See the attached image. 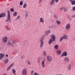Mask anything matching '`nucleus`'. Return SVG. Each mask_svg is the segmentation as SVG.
Returning <instances> with one entry per match:
<instances>
[{
	"instance_id": "nucleus-1",
	"label": "nucleus",
	"mask_w": 75,
	"mask_h": 75,
	"mask_svg": "<svg viewBox=\"0 0 75 75\" xmlns=\"http://www.w3.org/2000/svg\"><path fill=\"white\" fill-rule=\"evenodd\" d=\"M51 38L48 41V44L50 45L53 42V41H55V35L54 34H52L51 35Z\"/></svg>"
},
{
	"instance_id": "nucleus-2",
	"label": "nucleus",
	"mask_w": 75,
	"mask_h": 75,
	"mask_svg": "<svg viewBox=\"0 0 75 75\" xmlns=\"http://www.w3.org/2000/svg\"><path fill=\"white\" fill-rule=\"evenodd\" d=\"M44 37L42 36L40 39V48H42L43 46H44Z\"/></svg>"
},
{
	"instance_id": "nucleus-3",
	"label": "nucleus",
	"mask_w": 75,
	"mask_h": 75,
	"mask_svg": "<svg viewBox=\"0 0 75 75\" xmlns=\"http://www.w3.org/2000/svg\"><path fill=\"white\" fill-rule=\"evenodd\" d=\"M47 58L48 61L51 62L52 60V57L51 56H47Z\"/></svg>"
},
{
	"instance_id": "nucleus-4",
	"label": "nucleus",
	"mask_w": 75,
	"mask_h": 75,
	"mask_svg": "<svg viewBox=\"0 0 75 75\" xmlns=\"http://www.w3.org/2000/svg\"><path fill=\"white\" fill-rule=\"evenodd\" d=\"M27 69H23L22 71V75H27Z\"/></svg>"
},
{
	"instance_id": "nucleus-5",
	"label": "nucleus",
	"mask_w": 75,
	"mask_h": 75,
	"mask_svg": "<svg viewBox=\"0 0 75 75\" xmlns=\"http://www.w3.org/2000/svg\"><path fill=\"white\" fill-rule=\"evenodd\" d=\"M2 40L4 42L6 43V42H7V40H8V38L7 37H4L3 38Z\"/></svg>"
},
{
	"instance_id": "nucleus-6",
	"label": "nucleus",
	"mask_w": 75,
	"mask_h": 75,
	"mask_svg": "<svg viewBox=\"0 0 75 75\" xmlns=\"http://www.w3.org/2000/svg\"><path fill=\"white\" fill-rule=\"evenodd\" d=\"M70 24L69 23H67L66 25L65 29L67 30H69L70 29Z\"/></svg>"
},
{
	"instance_id": "nucleus-7",
	"label": "nucleus",
	"mask_w": 75,
	"mask_h": 75,
	"mask_svg": "<svg viewBox=\"0 0 75 75\" xmlns=\"http://www.w3.org/2000/svg\"><path fill=\"white\" fill-rule=\"evenodd\" d=\"M8 21H9V23L11 22L10 16H8L7 19L6 20V22H8Z\"/></svg>"
},
{
	"instance_id": "nucleus-8",
	"label": "nucleus",
	"mask_w": 75,
	"mask_h": 75,
	"mask_svg": "<svg viewBox=\"0 0 75 75\" xmlns=\"http://www.w3.org/2000/svg\"><path fill=\"white\" fill-rule=\"evenodd\" d=\"M67 52L66 51L62 53V54L61 55V57H62L64 56L65 57H67Z\"/></svg>"
},
{
	"instance_id": "nucleus-9",
	"label": "nucleus",
	"mask_w": 75,
	"mask_h": 75,
	"mask_svg": "<svg viewBox=\"0 0 75 75\" xmlns=\"http://www.w3.org/2000/svg\"><path fill=\"white\" fill-rule=\"evenodd\" d=\"M64 40H68V36L65 34H64L62 36Z\"/></svg>"
},
{
	"instance_id": "nucleus-10",
	"label": "nucleus",
	"mask_w": 75,
	"mask_h": 75,
	"mask_svg": "<svg viewBox=\"0 0 75 75\" xmlns=\"http://www.w3.org/2000/svg\"><path fill=\"white\" fill-rule=\"evenodd\" d=\"M4 57H5L4 54L2 53H1L0 54V60H1V59H3Z\"/></svg>"
},
{
	"instance_id": "nucleus-11",
	"label": "nucleus",
	"mask_w": 75,
	"mask_h": 75,
	"mask_svg": "<svg viewBox=\"0 0 75 75\" xmlns=\"http://www.w3.org/2000/svg\"><path fill=\"white\" fill-rule=\"evenodd\" d=\"M7 45L8 46H11L12 47H14V45L13 44V43L11 42L10 41H8L7 43Z\"/></svg>"
},
{
	"instance_id": "nucleus-12",
	"label": "nucleus",
	"mask_w": 75,
	"mask_h": 75,
	"mask_svg": "<svg viewBox=\"0 0 75 75\" xmlns=\"http://www.w3.org/2000/svg\"><path fill=\"white\" fill-rule=\"evenodd\" d=\"M45 60H42V62L41 65L42 67L43 68H45Z\"/></svg>"
},
{
	"instance_id": "nucleus-13",
	"label": "nucleus",
	"mask_w": 75,
	"mask_h": 75,
	"mask_svg": "<svg viewBox=\"0 0 75 75\" xmlns=\"http://www.w3.org/2000/svg\"><path fill=\"white\" fill-rule=\"evenodd\" d=\"M64 60L65 62H67L68 63L69 62V58L68 57H65L64 58Z\"/></svg>"
},
{
	"instance_id": "nucleus-14",
	"label": "nucleus",
	"mask_w": 75,
	"mask_h": 75,
	"mask_svg": "<svg viewBox=\"0 0 75 75\" xmlns=\"http://www.w3.org/2000/svg\"><path fill=\"white\" fill-rule=\"evenodd\" d=\"M6 16V13H3L0 14V18L1 17H4Z\"/></svg>"
},
{
	"instance_id": "nucleus-15",
	"label": "nucleus",
	"mask_w": 75,
	"mask_h": 75,
	"mask_svg": "<svg viewBox=\"0 0 75 75\" xmlns=\"http://www.w3.org/2000/svg\"><path fill=\"white\" fill-rule=\"evenodd\" d=\"M8 62V58H6L4 59V63L6 64Z\"/></svg>"
},
{
	"instance_id": "nucleus-16",
	"label": "nucleus",
	"mask_w": 75,
	"mask_h": 75,
	"mask_svg": "<svg viewBox=\"0 0 75 75\" xmlns=\"http://www.w3.org/2000/svg\"><path fill=\"white\" fill-rule=\"evenodd\" d=\"M67 69L69 71L71 69V65L70 64H69L67 66Z\"/></svg>"
},
{
	"instance_id": "nucleus-17",
	"label": "nucleus",
	"mask_w": 75,
	"mask_h": 75,
	"mask_svg": "<svg viewBox=\"0 0 75 75\" xmlns=\"http://www.w3.org/2000/svg\"><path fill=\"white\" fill-rule=\"evenodd\" d=\"M69 1L71 2V4L72 5H75V0H69Z\"/></svg>"
},
{
	"instance_id": "nucleus-18",
	"label": "nucleus",
	"mask_w": 75,
	"mask_h": 75,
	"mask_svg": "<svg viewBox=\"0 0 75 75\" xmlns=\"http://www.w3.org/2000/svg\"><path fill=\"white\" fill-rule=\"evenodd\" d=\"M40 22L42 23H44V21L42 18H40Z\"/></svg>"
},
{
	"instance_id": "nucleus-19",
	"label": "nucleus",
	"mask_w": 75,
	"mask_h": 75,
	"mask_svg": "<svg viewBox=\"0 0 75 75\" xmlns=\"http://www.w3.org/2000/svg\"><path fill=\"white\" fill-rule=\"evenodd\" d=\"M57 53L58 55H61V54L62 52L61 50H58L57 51Z\"/></svg>"
},
{
	"instance_id": "nucleus-20",
	"label": "nucleus",
	"mask_w": 75,
	"mask_h": 75,
	"mask_svg": "<svg viewBox=\"0 0 75 75\" xmlns=\"http://www.w3.org/2000/svg\"><path fill=\"white\" fill-rule=\"evenodd\" d=\"M45 34L46 35H48V34H50V33H51V31L50 30H48L45 32Z\"/></svg>"
},
{
	"instance_id": "nucleus-21",
	"label": "nucleus",
	"mask_w": 75,
	"mask_h": 75,
	"mask_svg": "<svg viewBox=\"0 0 75 75\" xmlns=\"http://www.w3.org/2000/svg\"><path fill=\"white\" fill-rule=\"evenodd\" d=\"M56 23L58 25H59L61 24V21H58L57 20L56 21Z\"/></svg>"
},
{
	"instance_id": "nucleus-22",
	"label": "nucleus",
	"mask_w": 75,
	"mask_h": 75,
	"mask_svg": "<svg viewBox=\"0 0 75 75\" xmlns=\"http://www.w3.org/2000/svg\"><path fill=\"white\" fill-rule=\"evenodd\" d=\"M55 0H52L51 2L50 3V5H52L54 3V2Z\"/></svg>"
},
{
	"instance_id": "nucleus-23",
	"label": "nucleus",
	"mask_w": 75,
	"mask_h": 75,
	"mask_svg": "<svg viewBox=\"0 0 75 75\" xmlns=\"http://www.w3.org/2000/svg\"><path fill=\"white\" fill-rule=\"evenodd\" d=\"M58 47H59V46H58V45H56L54 46V48L56 49V50H58Z\"/></svg>"
},
{
	"instance_id": "nucleus-24",
	"label": "nucleus",
	"mask_w": 75,
	"mask_h": 75,
	"mask_svg": "<svg viewBox=\"0 0 75 75\" xmlns=\"http://www.w3.org/2000/svg\"><path fill=\"white\" fill-rule=\"evenodd\" d=\"M64 40V38H63V37L62 36L60 38L59 41L60 42H61V41H62V40Z\"/></svg>"
},
{
	"instance_id": "nucleus-25",
	"label": "nucleus",
	"mask_w": 75,
	"mask_h": 75,
	"mask_svg": "<svg viewBox=\"0 0 75 75\" xmlns=\"http://www.w3.org/2000/svg\"><path fill=\"white\" fill-rule=\"evenodd\" d=\"M23 7L24 8H26V7H27V4H24L23 5Z\"/></svg>"
},
{
	"instance_id": "nucleus-26",
	"label": "nucleus",
	"mask_w": 75,
	"mask_h": 75,
	"mask_svg": "<svg viewBox=\"0 0 75 75\" xmlns=\"http://www.w3.org/2000/svg\"><path fill=\"white\" fill-rule=\"evenodd\" d=\"M12 42L13 44H16L17 43V41H16V40H12Z\"/></svg>"
},
{
	"instance_id": "nucleus-27",
	"label": "nucleus",
	"mask_w": 75,
	"mask_h": 75,
	"mask_svg": "<svg viewBox=\"0 0 75 75\" xmlns=\"http://www.w3.org/2000/svg\"><path fill=\"white\" fill-rule=\"evenodd\" d=\"M64 11H65V12H67V10H68V9L67 8H66L64 7Z\"/></svg>"
},
{
	"instance_id": "nucleus-28",
	"label": "nucleus",
	"mask_w": 75,
	"mask_h": 75,
	"mask_svg": "<svg viewBox=\"0 0 75 75\" xmlns=\"http://www.w3.org/2000/svg\"><path fill=\"white\" fill-rule=\"evenodd\" d=\"M12 70L13 74H16V70H15L14 69H12Z\"/></svg>"
},
{
	"instance_id": "nucleus-29",
	"label": "nucleus",
	"mask_w": 75,
	"mask_h": 75,
	"mask_svg": "<svg viewBox=\"0 0 75 75\" xmlns=\"http://www.w3.org/2000/svg\"><path fill=\"white\" fill-rule=\"evenodd\" d=\"M43 54L44 56H46L47 54H46V52L45 51H44Z\"/></svg>"
},
{
	"instance_id": "nucleus-30",
	"label": "nucleus",
	"mask_w": 75,
	"mask_h": 75,
	"mask_svg": "<svg viewBox=\"0 0 75 75\" xmlns=\"http://www.w3.org/2000/svg\"><path fill=\"white\" fill-rule=\"evenodd\" d=\"M7 12L8 13V16H10V11H9V10H7Z\"/></svg>"
},
{
	"instance_id": "nucleus-31",
	"label": "nucleus",
	"mask_w": 75,
	"mask_h": 75,
	"mask_svg": "<svg viewBox=\"0 0 75 75\" xmlns=\"http://www.w3.org/2000/svg\"><path fill=\"white\" fill-rule=\"evenodd\" d=\"M13 16H17V12H15L13 14Z\"/></svg>"
},
{
	"instance_id": "nucleus-32",
	"label": "nucleus",
	"mask_w": 75,
	"mask_h": 75,
	"mask_svg": "<svg viewBox=\"0 0 75 75\" xmlns=\"http://www.w3.org/2000/svg\"><path fill=\"white\" fill-rule=\"evenodd\" d=\"M21 58L22 59H24L25 58V56L24 55H22L21 57Z\"/></svg>"
},
{
	"instance_id": "nucleus-33",
	"label": "nucleus",
	"mask_w": 75,
	"mask_h": 75,
	"mask_svg": "<svg viewBox=\"0 0 75 75\" xmlns=\"http://www.w3.org/2000/svg\"><path fill=\"white\" fill-rule=\"evenodd\" d=\"M38 63H40V58H38Z\"/></svg>"
},
{
	"instance_id": "nucleus-34",
	"label": "nucleus",
	"mask_w": 75,
	"mask_h": 75,
	"mask_svg": "<svg viewBox=\"0 0 75 75\" xmlns=\"http://www.w3.org/2000/svg\"><path fill=\"white\" fill-rule=\"evenodd\" d=\"M23 4V2L22 1H21L20 3V4L21 6H22Z\"/></svg>"
},
{
	"instance_id": "nucleus-35",
	"label": "nucleus",
	"mask_w": 75,
	"mask_h": 75,
	"mask_svg": "<svg viewBox=\"0 0 75 75\" xmlns=\"http://www.w3.org/2000/svg\"><path fill=\"white\" fill-rule=\"evenodd\" d=\"M33 74H34V70H32L31 72V75H33Z\"/></svg>"
},
{
	"instance_id": "nucleus-36",
	"label": "nucleus",
	"mask_w": 75,
	"mask_h": 75,
	"mask_svg": "<svg viewBox=\"0 0 75 75\" xmlns=\"http://www.w3.org/2000/svg\"><path fill=\"white\" fill-rule=\"evenodd\" d=\"M72 10H73V11H75V5L72 8Z\"/></svg>"
},
{
	"instance_id": "nucleus-37",
	"label": "nucleus",
	"mask_w": 75,
	"mask_h": 75,
	"mask_svg": "<svg viewBox=\"0 0 75 75\" xmlns=\"http://www.w3.org/2000/svg\"><path fill=\"white\" fill-rule=\"evenodd\" d=\"M10 10L11 11H13V12H14V9L13 8H11L10 9Z\"/></svg>"
},
{
	"instance_id": "nucleus-38",
	"label": "nucleus",
	"mask_w": 75,
	"mask_h": 75,
	"mask_svg": "<svg viewBox=\"0 0 75 75\" xmlns=\"http://www.w3.org/2000/svg\"><path fill=\"white\" fill-rule=\"evenodd\" d=\"M25 12L26 14H28V13H29V10H27V11H25Z\"/></svg>"
},
{
	"instance_id": "nucleus-39",
	"label": "nucleus",
	"mask_w": 75,
	"mask_h": 75,
	"mask_svg": "<svg viewBox=\"0 0 75 75\" xmlns=\"http://www.w3.org/2000/svg\"><path fill=\"white\" fill-rule=\"evenodd\" d=\"M42 0H39V4H41V2H42Z\"/></svg>"
},
{
	"instance_id": "nucleus-40",
	"label": "nucleus",
	"mask_w": 75,
	"mask_h": 75,
	"mask_svg": "<svg viewBox=\"0 0 75 75\" xmlns=\"http://www.w3.org/2000/svg\"><path fill=\"white\" fill-rule=\"evenodd\" d=\"M10 68H11V67L10 66H9L7 69V71H8V70H9V69H10Z\"/></svg>"
},
{
	"instance_id": "nucleus-41",
	"label": "nucleus",
	"mask_w": 75,
	"mask_h": 75,
	"mask_svg": "<svg viewBox=\"0 0 75 75\" xmlns=\"http://www.w3.org/2000/svg\"><path fill=\"white\" fill-rule=\"evenodd\" d=\"M64 7H60V10H62V9H64Z\"/></svg>"
},
{
	"instance_id": "nucleus-42",
	"label": "nucleus",
	"mask_w": 75,
	"mask_h": 75,
	"mask_svg": "<svg viewBox=\"0 0 75 75\" xmlns=\"http://www.w3.org/2000/svg\"><path fill=\"white\" fill-rule=\"evenodd\" d=\"M49 28H50V29H51V28H52V26H49Z\"/></svg>"
},
{
	"instance_id": "nucleus-43",
	"label": "nucleus",
	"mask_w": 75,
	"mask_h": 75,
	"mask_svg": "<svg viewBox=\"0 0 75 75\" xmlns=\"http://www.w3.org/2000/svg\"><path fill=\"white\" fill-rule=\"evenodd\" d=\"M7 30V31H9V30H10V28H6Z\"/></svg>"
},
{
	"instance_id": "nucleus-44",
	"label": "nucleus",
	"mask_w": 75,
	"mask_h": 75,
	"mask_svg": "<svg viewBox=\"0 0 75 75\" xmlns=\"http://www.w3.org/2000/svg\"><path fill=\"white\" fill-rule=\"evenodd\" d=\"M71 17H73L75 18V14L72 16Z\"/></svg>"
},
{
	"instance_id": "nucleus-45",
	"label": "nucleus",
	"mask_w": 75,
	"mask_h": 75,
	"mask_svg": "<svg viewBox=\"0 0 75 75\" xmlns=\"http://www.w3.org/2000/svg\"><path fill=\"white\" fill-rule=\"evenodd\" d=\"M33 75H39V74H38L37 73H35Z\"/></svg>"
},
{
	"instance_id": "nucleus-46",
	"label": "nucleus",
	"mask_w": 75,
	"mask_h": 75,
	"mask_svg": "<svg viewBox=\"0 0 75 75\" xmlns=\"http://www.w3.org/2000/svg\"><path fill=\"white\" fill-rule=\"evenodd\" d=\"M54 17L55 18H57V15H54Z\"/></svg>"
},
{
	"instance_id": "nucleus-47",
	"label": "nucleus",
	"mask_w": 75,
	"mask_h": 75,
	"mask_svg": "<svg viewBox=\"0 0 75 75\" xmlns=\"http://www.w3.org/2000/svg\"><path fill=\"white\" fill-rule=\"evenodd\" d=\"M28 64L29 65H30L31 63H30V61H28Z\"/></svg>"
},
{
	"instance_id": "nucleus-48",
	"label": "nucleus",
	"mask_w": 75,
	"mask_h": 75,
	"mask_svg": "<svg viewBox=\"0 0 75 75\" xmlns=\"http://www.w3.org/2000/svg\"><path fill=\"white\" fill-rule=\"evenodd\" d=\"M28 16V13H26V15H25V17H27Z\"/></svg>"
},
{
	"instance_id": "nucleus-49",
	"label": "nucleus",
	"mask_w": 75,
	"mask_h": 75,
	"mask_svg": "<svg viewBox=\"0 0 75 75\" xmlns=\"http://www.w3.org/2000/svg\"><path fill=\"white\" fill-rule=\"evenodd\" d=\"M20 18V16H18L17 17V19H19V18Z\"/></svg>"
},
{
	"instance_id": "nucleus-50",
	"label": "nucleus",
	"mask_w": 75,
	"mask_h": 75,
	"mask_svg": "<svg viewBox=\"0 0 75 75\" xmlns=\"http://www.w3.org/2000/svg\"><path fill=\"white\" fill-rule=\"evenodd\" d=\"M13 65H14V64H12L10 66V67H12V66H13Z\"/></svg>"
},
{
	"instance_id": "nucleus-51",
	"label": "nucleus",
	"mask_w": 75,
	"mask_h": 75,
	"mask_svg": "<svg viewBox=\"0 0 75 75\" xmlns=\"http://www.w3.org/2000/svg\"><path fill=\"white\" fill-rule=\"evenodd\" d=\"M53 28H57V27H56V26L55 25H53Z\"/></svg>"
},
{
	"instance_id": "nucleus-52",
	"label": "nucleus",
	"mask_w": 75,
	"mask_h": 75,
	"mask_svg": "<svg viewBox=\"0 0 75 75\" xmlns=\"http://www.w3.org/2000/svg\"><path fill=\"white\" fill-rule=\"evenodd\" d=\"M55 1L56 3H58L59 1V0H55Z\"/></svg>"
},
{
	"instance_id": "nucleus-53",
	"label": "nucleus",
	"mask_w": 75,
	"mask_h": 75,
	"mask_svg": "<svg viewBox=\"0 0 75 75\" xmlns=\"http://www.w3.org/2000/svg\"><path fill=\"white\" fill-rule=\"evenodd\" d=\"M3 75H7V74H6L4 73L3 74Z\"/></svg>"
},
{
	"instance_id": "nucleus-54",
	"label": "nucleus",
	"mask_w": 75,
	"mask_h": 75,
	"mask_svg": "<svg viewBox=\"0 0 75 75\" xmlns=\"http://www.w3.org/2000/svg\"><path fill=\"white\" fill-rule=\"evenodd\" d=\"M16 52H17V50L15 51L14 53H16Z\"/></svg>"
},
{
	"instance_id": "nucleus-55",
	"label": "nucleus",
	"mask_w": 75,
	"mask_h": 75,
	"mask_svg": "<svg viewBox=\"0 0 75 75\" xmlns=\"http://www.w3.org/2000/svg\"><path fill=\"white\" fill-rule=\"evenodd\" d=\"M8 54H6V57H8Z\"/></svg>"
},
{
	"instance_id": "nucleus-56",
	"label": "nucleus",
	"mask_w": 75,
	"mask_h": 75,
	"mask_svg": "<svg viewBox=\"0 0 75 75\" xmlns=\"http://www.w3.org/2000/svg\"><path fill=\"white\" fill-rule=\"evenodd\" d=\"M14 74V75H16V73Z\"/></svg>"
},
{
	"instance_id": "nucleus-57",
	"label": "nucleus",
	"mask_w": 75,
	"mask_h": 75,
	"mask_svg": "<svg viewBox=\"0 0 75 75\" xmlns=\"http://www.w3.org/2000/svg\"><path fill=\"white\" fill-rule=\"evenodd\" d=\"M25 41H26L27 42V40H26Z\"/></svg>"
}]
</instances>
